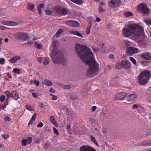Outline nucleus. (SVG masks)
I'll use <instances>...</instances> for the list:
<instances>
[{"mask_svg": "<svg viewBox=\"0 0 151 151\" xmlns=\"http://www.w3.org/2000/svg\"><path fill=\"white\" fill-rule=\"evenodd\" d=\"M75 50L78 56L89 66L87 70L86 75L88 77H92L97 75L99 70V65L93 59L92 51L86 46L76 44Z\"/></svg>", "mask_w": 151, "mask_h": 151, "instance_id": "1", "label": "nucleus"}, {"mask_svg": "<svg viewBox=\"0 0 151 151\" xmlns=\"http://www.w3.org/2000/svg\"><path fill=\"white\" fill-rule=\"evenodd\" d=\"M122 31V35L125 37H129L132 35V39L137 41L139 47L145 48L147 46V38L145 35L143 28L140 25L130 24L124 28Z\"/></svg>", "mask_w": 151, "mask_h": 151, "instance_id": "2", "label": "nucleus"}, {"mask_svg": "<svg viewBox=\"0 0 151 151\" xmlns=\"http://www.w3.org/2000/svg\"><path fill=\"white\" fill-rule=\"evenodd\" d=\"M51 44L53 48V50L52 52V55L51 56L52 61L57 64L61 63L63 65H65L66 64L63 55L58 50L57 47L58 44L57 40H55L52 41Z\"/></svg>", "mask_w": 151, "mask_h": 151, "instance_id": "3", "label": "nucleus"}, {"mask_svg": "<svg viewBox=\"0 0 151 151\" xmlns=\"http://www.w3.org/2000/svg\"><path fill=\"white\" fill-rule=\"evenodd\" d=\"M151 76L150 72L148 70L142 71L137 77L138 82L141 85H144L147 84Z\"/></svg>", "mask_w": 151, "mask_h": 151, "instance_id": "4", "label": "nucleus"}, {"mask_svg": "<svg viewBox=\"0 0 151 151\" xmlns=\"http://www.w3.org/2000/svg\"><path fill=\"white\" fill-rule=\"evenodd\" d=\"M115 68L117 69L123 68L124 70H128L131 68V65L128 60L124 59L122 60L120 63H117L115 66Z\"/></svg>", "mask_w": 151, "mask_h": 151, "instance_id": "5", "label": "nucleus"}, {"mask_svg": "<svg viewBox=\"0 0 151 151\" xmlns=\"http://www.w3.org/2000/svg\"><path fill=\"white\" fill-rule=\"evenodd\" d=\"M137 10L139 12L143 13L146 15H148L149 13V9L144 3L139 4L137 7Z\"/></svg>", "mask_w": 151, "mask_h": 151, "instance_id": "6", "label": "nucleus"}, {"mask_svg": "<svg viewBox=\"0 0 151 151\" xmlns=\"http://www.w3.org/2000/svg\"><path fill=\"white\" fill-rule=\"evenodd\" d=\"M127 54L128 55H132L139 51L138 49L132 46L127 48Z\"/></svg>", "mask_w": 151, "mask_h": 151, "instance_id": "7", "label": "nucleus"}, {"mask_svg": "<svg viewBox=\"0 0 151 151\" xmlns=\"http://www.w3.org/2000/svg\"><path fill=\"white\" fill-rule=\"evenodd\" d=\"M16 36L19 40L23 41L26 40L28 38L27 35L24 32H18Z\"/></svg>", "mask_w": 151, "mask_h": 151, "instance_id": "8", "label": "nucleus"}, {"mask_svg": "<svg viewBox=\"0 0 151 151\" xmlns=\"http://www.w3.org/2000/svg\"><path fill=\"white\" fill-rule=\"evenodd\" d=\"M139 56L143 60H151V53L149 52H145L140 54Z\"/></svg>", "mask_w": 151, "mask_h": 151, "instance_id": "9", "label": "nucleus"}, {"mask_svg": "<svg viewBox=\"0 0 151 151\" xmlns=\"http://www.w3.org/2000/svg\"><path fill=\"white\" fill-rule=\"evenodd\" d=\"M65 23L69 25L70 26L78 27L79 26V23L77 21L73 20H68L64 21Z\"/></svg>", "mask_w": 151, "mask_h": 151, "instance_id": "10", "label": "nucleus"}, {"mask_svg": "<svg viewBox=\"0 0 151 151\" xmlns=\"http://www.w3.org/2000/svg\"><path fill=\"white\" fill-rule=\"evenodd\" d=\"M79 151H96L93 147L88 145H83L80 147Z\"/></svg>", "mask_w": 151, "mask_h": 151, "instance_id": "11", "label": "nucleus"}, {"mask_svg": "<svg viewBox=\"0 0 151 151\" xmlns=\"http://www.w3.org/2000/svg\"><path fill=\"white\" fill-rule=\"evenodd\" d=\"M126 96V93L124 92H122L117 93L115 96V100H122L124 99Z\"/></svg>", "mask_w": 151, "mask_h": 151, "instance_id": "12", "label": "nucleus"}, {"mask_svg": "<svg viewBox=\"0 0 151 151\" xmlns=\"http://www.w3.org/2000/svg\"><path fill=\"white\" fill-rule=\"evenodd\" d=\"M32 139L30 137H28L26 139H23L22 141V145L23 146H26L27 143L30 144L32 142Z\"/></svg>", "mask_w": 151, "mask_h": 151, "instance_id": "13", "label": "nucleus"}, {"mask_svg": "<svg viewBox=\"0 0 151 151\" xmlns=\"http://www.w3.org/2000/svg\"><path fill=\"white\" fill-rule=\"evenodd\" d=\"M71 12L70 10L65 8H63L61 9L60 14L65 15L70 13Z\"/></svg>", "mask_w": 151, "mask_h": 151, "instance_id": "14", "label": "nucleus"}, {"mask_svg": "<svg viewBox=\"0 0 151 151\" xmlns=\"http://www.w3.org/2000/svg\"><path fill=\"white\" fill-rule=\"evenodd\" d=\"M21 57L20 56H16L14 57L11 58L9 60V62L12 63H14L19 59H20Z\"/></svg>", "mask_w": 151, "mask_h": 151, "instance_id": "15", "label": "nucleus"}, {"mask_svg": "<svg viewBox=\"0 0 151 151\" xmlns=\"http://www.w3.org/2000/svg\"><path fill=\"white\" fill-rule=\"evenodd\" d=\"M61 10V7L58 6H56L53 8V12L58 14H60Z\"/></svg>", "mask_w": 151, "mask_h": 151, "instance_id": "16", "label": "nucleus"}, {"mask_svg": "<svg viewBox=\"0 0 151 151\" xmlns=\"http://www.w3.org/2000/svg\"><path fill=\"white\" fill-rule=\"evenodd\" d=\"M50 119L51 122L55 127L58 126V124L56 122L54 117L52 116H51L50 117Z\"/></svg>", "mask_w": 151, "mask_h": 151, "instance_id": "17", "label": "nucleus"}, {"mask_svg": "<svg viewBox=\"0 0 151 151\" xmlns=\"http://www.w3.org/2000/svg\"><path fill=\"white\" fill-rule=\"evenodd\" d=\"M135 98V96L133 94H131L129 95L127 97V101H134Z\"/></svg>", "mask_w": 151, "mask_h": 151, "instance_id": "18", "label": "nucleus"}, {"mask_svg": "<svg viewBox=\"0 0 151 151\" xmlns=\"http://www.w3.org/2000/svg\"><path fill=\"white\" fill-rule=\"evenodd\" d=\"M12 96L16 100L19 98L18 93L17 91L12 92Z\"/></svg>", "mask_w": 151, "mask_h": 151, "instance_id": "19", "label": "nucleus"}, {"mask_svg": "<svg viewBox=\"0 0 151 151\" xmlns=\"http://www.w3.org/2000/svg\"><path fill=\"white\" fill-rule=\"evenodd\" d=\"M91 139V141L93 142L97 147H99V145L97 143L94 137L91 135L90 136Z\"/></svg>", "mask_w": 151, "mask_h": 151, "instance_id": "20", "label": "nucleus"}, {"mask_svg": "<svg viewBox=\"0 0 151 151\" xmlns=\"http://www.w3.org/2000/svg\"><path fill=\"white\" fill-rule=\"evenodd\" d=\"M71 34L74 35H76L78 36L83 37L82 35L78 32L76 30H73L71 31Z\"/></svg>", "mask_w": 151, "mask_h": 151, "instance_id": "21", "label": "nucleus"}, {"mask_svg": "<svg viewBox=\"0 0 151 151\" xmlns=\"http://www.w3.org/2000/svg\"><path fill=\"white\" fill-rule=\"evenodd\" d=\"M26 109L30 111L34 110V107L33 106L30 104H27L25 106Z\"/></svg>", "mask_w": 151, "mask_h": 151, "instance_id": "22", "label": "nucleus"}, {"mask_svg": "<svg viewBox=\"0 0 151 151\" xmlns=\"http://www.w3.org/2000/svg\"><path fill=\"white\" fill-rule=\"evenodd\" d=\"M36 116H37V114L36 113H35L33 114V115L32 116L31 120L29 121V123H28L29 125L30 124H31L32 122V121H33V122L35 121V119L36 117Z\"/></svg>", "mask_w": 151, "mask_h": 151, "instance_id": "23", "label": "nucleus"}, {"mask_svg": "<svg viewBox=\"0 0 151 151\" xmlns=\"http://www.w3.org/2000/svg\"><path fill=\"white\" fill-rule=\"evenodd\" d=\"M44 83L45 85L46 86H51L52 85V82L48 80H45L44 81Z\"/></svg>", "mask_w": 151, "mask_h": 151, "instance_id": "24", "label": "nucleus"}, {"mask_svg": "<svg viewBox=\"0 0 151 151\" xmlns=\"http://www.w3.org/2000/svg\"><path fill=\"white\" fill-rule=\"evenodd\" d=\"M141 145L142 146H151V142H149L147 141H144L142 143Z\"/></svg>", "mask_w": 151, "mask_h": 151, "instance_id": "25", "label": "nucleus"}, {"mask_svg": "<svg viewBox=\"0 0 151 151\" xmlns=\"http://www.w3.org/2000/svg\"><path fill=\"white\" fill-rule=\"evenodd\" d=\"M4 93L6 95V97L8 99L10 98L11 96H12V93H10L9 91H5Z\"/></svg>", "mask_w": 151, "mask_h": 151, "instance_id": "26", "label": "nucleus"}, {"mask_svg": "<svg viewBox=\"0 0 151 151\" xmlns=\"http://www.w3.org/2000/svg\"><path fill=\"white\" fill-rule=\"evenodd\" d=\"M109 6L111 7H116L115 4L114 0H111L109 3Z\"/></svg>", "mask_w": 151, "mask_h": 151, "instance_id": "27", "label": "nucleus"}, {"mask_svg": "<svg viewBox=\"0 0 151 151\" xmlns=\"http://www.w3.org/2000/svg\"><path fill=\"white\" fill-rule=\"evenodd\" d=\"M72 2L78 4H81L83 3L81 0H70Z\"/></svg>", "mask_w": 151, "mask_h": 151, "instance_id": "28", "label": "nucleus"}, {"mask_svg": "<svg viewBox=\"0 0 151 151\" xmlns=\"http://www.w3.org/2000/svg\"><path fill=\"white\" fill-rule=\"evenodd\" d=\"M104 46V44H101L100 45H99L98 46V48L99 50L101 52H103L104 51V50H103V46Z\"/></svg>", "mask_w": 151, "mask_h": 151, "instance_id": "29", "label": "nucleus"}, {"mask_svg": "<svg viewBox=\"0 0 151 151\" xmlns=\"http://www.w3.org/2000/svg\"><path fill=\"white\" fill-rule=\"evenodd\" d=\"M124 15L126 17L132 16V14L129 12H126L124 13Z\"/></svg>", "mask_w": 151, "mask_h": 151, "instance_id": "30", "label": "nucleus"}, {"mask_svg": "<svg viewBox=\"0 0 151 151\" xmlns=\"http://www.w3.org/2000/svg\"><path fill=\"white\" fill-rule=\"evenodd\" d=\"M63 32V29H58L56 33V37L58 38L59 37L60 34L61 33H62Z\"/></svg>", "mask_w": 151, "mask_h": 151, "instance_id": "31", "label": "nucleus"}, {"mask_svg": "<svg viewBox=\"0 0 151 151\" xmlns=\"http://www.w3.org/2000/svg\"><path fill=\"white\" fill-rule=\"evenodd\" d=\"M35 46L37 49H40L42 48V46L41 44H38L36 42H35L34 43Z\"/></svg>", "mask_w": 151, "mask_h": 151, "instance_id": "32", "label": "nucleus"}, {"mask_svg": "<svg viewBox=\"0 0 151 151\" xmlns=\"http://www.w3.org/2000/svg\"><path fill=\"white\" fill-rule=\"evenodd\" d=\"M35 6L34 5H28L27 6V9L28 10H32L34 8Z\"/></svg>", "mask_w": 151, "mask_h": 151, "instance_id": "33", "label": "nucleus"}, {"mask_svg": "<svg viewBox=\"0 0 151 151\" xmlns=\"http://www.w3.org/2000/svg\"><path fill=\"white\" fill-rule=\"evenodd\" d=\"M114 2L116 6H119L121 3V1L120 0H115Z\"/></svg>", "mask_w": 151, "mask_h": 151, "instance_id": "34", "label": "nucleus"}, {"mask_svg": "<svg viewBox=\"0 0 151 151\" xmlns=\"http://www.w3.org/2000/svg\"><path fill=\"white\" fill-rule=\"evenodd\" d=\"M53 131L56 134L57 136H58L59 135V132L58 130L55 127H54L53 128Z\"/></svg>", "mask_w": 151, "mask_h": 151, "instance_id": "35", "label": "nucleus"}, {"mask_svg": "<svg viewBox=\"0 0 151 151\" xmlns=\"http://www.w3.org/2000/svg\"><path fill=\"white\" fill-rule=\"evenodd\" d=\"M49 62V60L48 58L45 59L43 62V64L45 65H46L48 64Z\"/></svg>", "mask_w": 151, "mask_h": 151, "instance_id": "36", "label": "nucleus"}, {"mask_svg": "<svg viewBox=\"0 0 151 151\" xmlns=\"http://www.w3.org/2000/svg\"><path fill=\"white\" fill-rule=\"evenodd\" d=\"M20 70L19 69L14 68L13 70V72L15 73L19 74Z\"/></svg>", "mask_w": 151, "mask_h": 151, "instance_id": "37", "label": "nucleus"}, {"mask_svg": "<svg viewBox=\"0 0 151 151\" xmlns=\"http://www.w3.org/2000/svg\"><path fill=\"white\" fill-rule=\"evenodd\" d=\"M130 60L132 62V63L134 65H136V60L135 59L133 58L132 57H130Z\"/></svg>", "mask_w": 151, "mask_h": 151, "instance_id": "38", "label": "nucleus"}, {"mask_svg": "<svg viewBox=\"0 0 151 151\" xmlns=\"http://www.w3.org/2000/svg\"><path fill=\"white\" fill-rule=\"evenodd\" d=\"M91 26L90 25L88 26L86 28V33L87 34H88L90 32V29L91 28Z\"/></svg>", "mask_w": 151, "mask_h": 151, "instance_id": "39", "label": "nucleus"}, {"mask_svg": "<svg viewBox=\"0 0 151 151\" xmlns=\"http://www.w3.org/2000/svg\"><path fill=\"white\" fill-rule=\"evenodd\" d=\"M50 144L49 143H45L43 145V147L45 149H47L48 148L49 146L50 145Z\"/></svg>", "mask_w": 151, "mask_h": 151, "instance_id": "40", "label": "nucleus"}, {"mask_svg": "<svg viewBox=\"0 0 151 151\" xmlns=\"http://www.w3.org/2000/svg\"><path fill=\"white\" fill-rule=\"evenodd\" d=\"M5 98V96L4 95L1 96L0 97V101L1 102H3L4 101Z\"/></svg>", "mask_w": 151, "mask_h": 151, "instance_id": "41", "label": "nucleus"}, {"mask_svg": "<svg viewBox=\"0 0 151 151\" xmlns=\"http://www.w3.org/2000/svg\"><path fill=\"white\" fill-rule=\"evenodd\" d=\"M45 6V5L44 4H40L38 5L37 7L41 9L42 8H44Z\"/></svg>", "mask_w": 151, "mask_h": 151, "instance_id": "42", "label": "nucleus"}, {"mask_svg": "<svg viewBox=\"0 0 151 151\" xmlns=\"http://www.w3.org/2000/svg\"><path fill=\"white\" fill-rule=\"evenodd\" d=\"M145 22L147 24H151V19H146L145 20Z\"/></svg>", "mask_w": 151, "mask_h": 151, "instance_id": "43", "label": "nucleus"}, {"mask_svg": "<svg viewBox=\"0 0 151 151\" xmlns=\"http://www.w3.org/2000/svg\"><path fill=\"white\" fill-rule=\"evenodd\" d=\"M4 63L5 60L4 58H0V64H3Z\"/></svg>", "mask_w": 151, "mask_h": 151, "instance_id": "44", "label": "nucleus"}, {"mask_svg": "<svg viewBox=\"0 0 151 151\" xmlns=\"http://www.w3.org/2000/svg\"><path fill=\"white\" fill-rule=\"evenodd\" d=\"M125 45L126 46H129L131 45L130 42L128 41H126L125 42Z\"/></svg>", "mask_w": 151, "mask_h": 151, "instance_id": "45", "label": "nucleus"}, {"mask_svg": "<svg viewBox=\"0 0 151 151\" xmlns=\"http://www.w3.org/2000/svg\"><path fill=\"white\" fill-rule=\"evenodd\" d=\"M46 13L48 15H50L52 13V12L49 10L46 9L45 11Z\"/></svg>", "mask_w": 151, "mask_h": 151, "instance_id": "46", "label": "nucleus"}, {"mask_svg": "<svg viewBox=\"0 0 151 151\" xmlns=\"http://www.w3.org/2000/svg\"><path fill=\"white\" fill-rule=\"evenodd\" d=\"M71 88L70 86L69 85H66L64 86V88L65 89H69Z\"/></svg>", "mask_w": 151, "mask_h": 151, "instance_id": "47", "label": "nucleus"}, {"mask_svg": "<svg viewBox=\"0 0 151 151\" xmlns=\"http://www.w3.org/2000/svg\"><path fill=\"white\" fill-rule=\"evenodd\" d=\"M104 11L103 9L101 6H99L98 9V11L99 12L101 13Z\"/></svg>", "mask_w": 151, "mask_h": 151, "instance_id": "48", "label": "nucleus"}, {"mask_svg": "<svg viewBox=\"0 0 151 151\" xmlns=\"http://www.w3.org/2000/svg\"><path fill=\"white\" fill-rule=\"evenodd\" d=\"M4 120L6 121H9L11 120V119L9 117L6 116L4 117Z\"/></svg>", "mask_w": 151, "mask_h": 151, "instance_id": "49", "label": "nucleus"}, {"mask_svg": "<svg viewBox=\"0 0 151 151\" xmlns=\"http://www.w3.org/2000/svg\"><path fill=\"white\" fill-rule=\"evenodd\" d=\"M96 108V106H93L92 107L91 109V111L92 112H93L95 111Z\"/></svg>", "mask_w": 151, "mask_h": 151, "instance_id": "50", "label": "nucleus"}, {"mask_svg": "<svg viewBox=\"0 0 151 151\" xmlns=\"http://www.w3.org/2000/svg\"><path fill=\"white\" fill-rule=\"evenodd\" d=\"M140 106V105L139 104H134L133 105L132 107L134 109H137L139 106Z\"/></svg>", "mask_w": 151, "mask_h": 151, "instance_id": "51", "label": "nucleus"}, {"mask_svg": "<svg viewBox=\"0 0 151 151\" xmlns=\"http://www.w3.org/2000/svg\"><path fill=\"white\" fill-rule=\"evenodd\" d=\"M6 106L5 105H2L0 106V110H4L6 108Z\"/></svg>", "mask_w": 151, "mask_h": 151, "instance_id": "52", "label": "nucleus"}, {"mask_svg": "<svg viewBox=\"0 0 151 151\" xmlns=\"http://www.w3.org/2000/svg\"><path fill=\"white\" fill-rule=\"evenodd\" d=\"M43 126V124L42 122L39 123L37 125V127H42Z\"/></svg>", "mask_w": 151, "mask_h": 151, "instance_id": "53", "label": "nucleus"}, {"mask_svg": "<svg viewBox=\"0 0 151 151\" xmlns=\"http://www.w3.org/2000/svg\"><path fill=\"white\" fill-rule=\"evenodd\" d=\"M2 137L4 139H7L9 137V136L8 134H6L3 135Z\"/></svg>", "mask_w": 151, "mask_h": 151, "instance_id": "54", "label": "nucleus"}, {"mask_svg": "<svg viewBox=\"0 0 151 151\" xmlns=\"http://www.w3.org/2000/svg\"><path fill=\"white\" fill-rule=\"evenodd\" d=\"M35 83L36 84L37 86H38L39 85V82L37 80L35 79Z\"/></svg>", "mask_w": 151, "mask_h": 151, "instance_id": "55", "label": "nucleus"}, {"mask_svg": "<svg viewBox=\"0 0 151 151\" xmlns=\"http://www.w3.org/2000/svg\"><path fill=\"white\" fill-rule=\"evenodd\" d=\"M58 99V97L54 95L52 98V99L53 100H56Z\"/></svg>", "mask_w": 151, "mask_h": 151, "instance_id": "56", "label": "nucleus"}, {"mask_svg": "<svg viewBox=\"0 0 151 151\" xmlns=\"http://www.w3.org/2000/svg\"><path fill=\"white\" fill-rule=\"evenodd\" d=\"M49 91L51 93H54L55 92V90L54 89H53L52 88H50Z\"/></svg>", "mask_w": 151, "mask_h": 151, "instance_id": "57", "label": "nucleus"}, {"mask_svg": "<svg viewBox=\"0 0 151 151\" xmlns=\"http://www.w3.org/2000/svg\"><path fill=\"white\" fill-rule=\"evenodd\" d=\"M40 141V139H37L35 141V143L39 144Z\"/></svg>", "mask_w": 151, "mask_h": 151, "instance_id": "58", "label": "nucleus"}, {"mask_svg": "<svg viewBox=\"0 0 151 151\" xmlns=\"http://www.w3.org/2000/svg\"><path fill=\"white\" fill-rule=\"evenodd\" d=\"M32 95L34 98H37V94L35 93L32 92Z\"/></svg>", "mask_w": 151, "mask_h": 151, "instance_id": "59", "label": "nucleus"}, {"mask_svg": "<svg viewBox=\"0 0 151 151\" xmlns=\"http://www.w3.org/2000/svg\"><path fill=\"white\" fill-rule=\"evenodd\" d=\"M11 24L12 26H15L17 24V23L16 22H12Z\"/></svg>", "mask_w": 151, "mask_h": 151, "instance_id": "60", "label": "nucleus"}, {"mask_svg": "<svg viewBox=\"0 0 151 151\" xmlns=\"http://www.w3.org/2000/svg\"><path fill=\"white\" fill-rule=\"evenodd\" d=\"M43 59V58L42 57H40L38 58V60L39 62H40V63L41 62L42 60Z\"/></svg>", "mask_w": 151, "mask_h": 151, "instance_id": "61", "label": "nucleus"}, {"mask_svg": "<svg viewBox=\"0 0 151 151\" xmlns=\"http://www.w3.org/2000/svg\"><path fill=\"white\" fill-rule=\"evenodd\" d=\"M7 76L8 77H9L10 78H12V75L11 74L9 73H7Z\"/></svg>", "mask_w": 151, "mask_h": 151, "instance_id": "62", "label": "nucleus"}, {"mask_svg": "<svg viewBox=\"0 0 151 151\" xmlns=\"http://www.w3.org/2000/svg\"><path fill=\"white\" fill-rule=\"evenodd\" d=\"M37 9L38 10V13L39 14H41V9L37 7Z\"/></svg>", "mask_w": 151, "mask_h": 151, "instance_id": "63", "label": "nucleus"}, {"mask_svg": "<svg viewBox=\"0 0 151 151\" xmlns=\"http://www.w3.org/2000/svg\"><path fill=\"white\" fill-rule=\"evenodd\" d=\"M35 83V80H34L30 81V83L31 84Z\"/></svg>", "mask_w": 151, "mask_h": 151, "instance_id": "64", "label": "nucleus"}]
</instances>
